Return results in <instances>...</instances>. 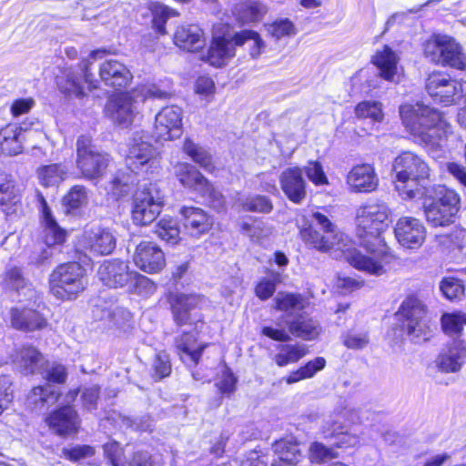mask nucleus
Returning a JSON list of instances; mask_svg holds the SVG:
<instances>
[{
  "label": "nucleus",
  "mask_w": 466,
  "mask_h": 466,
  "mask_svg": "<svg viewBox=\"0 0 466 466\" xmlns=\"http://www.w3.org/2000/svg\"><path fill=\"white\" fill-rule=\"evenodd\" d=\"M133 272L127 261L110 259L100 265L97 275L105 286L117 289L128 287Z\"/></svg>",
  "instance_id": "obj_19"
},
{
  "label": "nucleus",
  "mask_w": 466,
  "mask_h": 466,
  "mask_svg": "<svg viewBox=\"0 0 466 466\" xmlns=\"http://www.w3.org/2000/svg\"><path fill=\"white\" fill-rule=\"evenodd\" d=\"M128 289L141 296H149L156 291L157 287L150 279L134 270Z\"/></svg>",
  "instance_id": "obj_54"
},
{
  "label": "nucleus",
  "mask_w": 466,
  "mask_h": 466,
  "mask_svg": "<svg viewBox=\"0 0 466 466\" xmlns=\"http://www.w3.org/2000/svg\"><path fill=\"white\" fill-rule=\"evenodd\" d=\"M391 171L395 187L403 199L420 198L426 195L431 169L421 156L402 151L394 158Z\"/></svg>",
  "instance_id": "obj_4"
},
{
  "label": "nucleus",
  "mask_w": 466,
  "mask_h": 466,
  "mask_svg": "<svg viewBox=\"0 0 466 466\" xmlns=\"http://www.w3.org/2000/svg\"><path fill=\"white\" fill-rule=\"evenodd\" d=\"M46 421L59 435L76 432L79 427L77 415L70 406H65L53 412Z\"/></svg>",
  "instance_id": "obj_33"
},
{
  "label": "nucleus",
  "mask_w": 466,
  "mask_h": 466,
  "mask_svg": "<svg viewBox=\"0 0 466 466\" xmlns=\"http://www.w3.org/2000/svg\"><path fill=\"white\" fill-rule=\"evenodd\" d=\"M442 50V60L440 65H449L457 69H463L465 67L461 48L454 39L446 35V42L443 45Z\"/></svg>",
  "instance_id": "obj_41"
},
{
  "label": "nucleus",
  "mask_w": 466,
  "mask_h": 466,
  "mask_svg": "<svg viewBox=\"0 0 466 466\" xmlns=\"http://www.w3.org/2000/svg\"><path fill=\"white\" fill-rule=\"evenodd\" d=\"M241 230L254 242H260L273 232L272 227L261 220L254 221L252 224L243 222Z\"/></svg>",
  "instance_id": "obj_46"
},
{
  "label": "nucleus",
  "mask_w": 466,
  "mask_h": 466,
  "mask_svg": "<svg viewBox=\"0 0 466 466\" xmlns=\"http://www.w3.org/2000/svg\"><path fill=\"white\" fill-rule=\"evenodd\" d=\"M236 46L234 36H214L208 48L206 61L213 66L221 67L235 56Z\"/></svg>",
  "instance_id": "obj_29"
},
{
  "label": "nucleus",
  "mask_w": 466,
  "mask_h": 466,
  "mask_svg": "<svg viewBox=\"0 0 466 466\" xmlns=\"http://www.w3.org/2000/svg\"><path fill=\"white\" fill-rule=\"evenodd\" d=\"M116 245L114 233L106 228L93 227L86 229L78 238L76 248L94 255H109Z\"/></svg>",
  "instance_id": "obj_16"
},
{
  "label": "nucleus",
  "mask_w": 466,
  "mask_h": 466,
  "mask_svg": "<svg viewBox=\"0 0 466 466\" xmlns=\"http://www.w3.org/2000/svg\"><path fill=\"white\" fill-rule=\"evenodd\" d=\"M285 325L289 327V329L281 327L279 322L277 328L264 327L261 333L271 339L286 342L290 339V334L302 339L311 340L316 339L321 331V328L316 320L302 315L285 320Z\"/></svg>",
  "instance_id": "obj_13"
},
{
  "label": "nucleus",
  "mask_w": 466,
  "mask_h": 466,
  "mask_svg": "<svg viewBox=\"0 0 466 466\" xmlns=\"http://www.w3.org/2000/svg\"><path fill=\"white\" fill-rule=\"evenodd\" d=\"M281 282V274L272 271L270 278H262L255 287V294L261 300H267L273 296L277 285Z\"/></svg>",
  "instance_id": "obj_49"
},
{
  "label": "nucleus",
  "mask_w": 466,
  "mask_h": 466,
  "mask_svg": "<svg viewBox=\"0 0 466 466\" xmlns=\"http://www.w3.org/2000/svg\"><path fill=\"white\" fill-rule=\"evenodd\" d=\"M466 360V341L454 339L447 344L440 352L436 364L444 372H456Z\"/></svg>",
  "instance_id": "obj_24"
},
{
  "label": "nucleus",
  "mask_w": 466,
  "mask_h": 466,
  "mask_svg": "<svg viewBox=\"0 0 466 466\" xmlns=\"http://www.w3.org/2000/svg\"><path fill=\"white\" fill-rule=\"evenodd\" d=\"M268 33L276 39L291 36L296 34L293 23L288 18L278 19L268 27Z\"/></svg>",
  "instance_id": "obj_56"
},
{
  "label": "nucleus",
  "mask_w": 466,
  "mask_h": 466,
  "mask_svg": "<svg viewBox=\"0 0 466 466\" xmlns=\"http://www.w3.org/2000/svg\"><path fill=\"white\" fill-rule=\"evenodd\" d=\"M441 329L443 332L453 339H457L463 334L466 328V313L455 311L444 313L441 319Z\"/></svg>",
  "instance_id": "obj_40"
},
{
  "label": "nucleus",
  "mask_w": 466,
  "mask_h": 466,
  "mask_svg": "<svg viewBox=\"0 0 466 466\" xmlns=\"http://www.w3.org/2000/svg\"><path fill=\"white\" fill-rule=\"evenodd\" d=\"M183 110L170 106L162 108L155 117L154 137L157 141L174 140L183 132Z\"/></svg>",
  "instance_id": "obj_17"
},
{
  "label": "nucleus",
  "mask_w": 466,
  "mask_h": 466,
  "mask_svg": "<svg viewBox=\"0 0 466 466\" xmlns=\"http://www.w3.org/2000/svg\"><path fill=\"white\" fill-rule=\"evenodd\" d=\"M22 187L11 174L0 172V207L6 215L22 206Z\"/></svg>",
  "instance_id": "obj_22"
},
{
  "label": "nucleus",
  "mask_w": 466,
  "mask_h": 466,
  "mask_svg": "<svg viewBox=\"0 0 466 466\" xmlns=\"http://www.w3.org/2000/svg\"><path fill=\"white\" fill-rule=\"evenodd\" d=\"M372 62L379 69L380 77L390 82L399 81V57L388 46L376 51Z\"/></svg>",
  "instance_id": "obj_30"
},
{
  "label": "nucleus",
  "mask_w": 466,
  "mask_h": 466,
  "mask_svg": "<svg viewBox=\"0 0 466 466\" xmlns=\"http://www.w3.org/2000/svg\"><path fill=\"white\" fill-rule=\"evenodd\" d=\"M10 319L15 329L25 332L42 329L47 324L46 320L37 311L31 309H12Z\"/></svg>",
  "instance_id": "obj_34"
},
{
  "label": "nucleus",
  "mask_w": 466,
  "mask_h": 466,
  "mask_svg": "<svg viewBox=\"0 0 466 466\" xmlns=\"http://www.w3.org/2000/svg\"><path fill=\"white\" fill-rule=\"evenodd\" d=\"M440 288L442 294L450 300L460 298L464 292L461 280L453 278L444 279Z\"/></svg>",
  "instance_id": "obj_58"
},
{
  "label": "nucleus",
  "mask_w": 466,
  "mask_h": 466,
  "mask_svg": "<svg viewBox=\"0 0 466 466\" xmlns=\"http://www.w3.org/2000/svg\"><path fill=\"white\" fill-rule=\"evenodd\" d=\"M82 78L87 83L90 88H96V81L94 76L89 72V62L84 60L79 65L78 69L72 67L65 68L61 74L56 76L58 89L67 96L81 97L84 96V87Z\"/></svg>",
  "instance_id": "obj_15"
},
{
  "label": "nucleus",
  "mask_w": 466,
  "mask_h": 466,
  "mask_svg": "<svg viewBox=\"0 0 466 466\" xmlns=\"http://www.w3.org/2000/svg\"><path fill=\"white\" fill-rule=\"evenodd\" d=\"M390 215L389 207L382 201L369 202L357 209L356 235L362 250L354 247L348 236L339 231L319 211L313 212L312 218L324 234L312 228L302 229L300 234L305 243L313 248L331 251L335 258H343L356 269L380 276L386 273V267L393 259L381 238V233L389 227Z\"/></svg>",
  "instance_id": "obj_1"
},
{
  "label": "nucleus",
  "mask_w": 466,
  "mask_h": 466,
  "mask_svg": "<svg viewBox=\"0 0 466 466\" xmlns=\"http://www.w3.org/2000/svg\"><path fill=\"white\" fill-rule=\"evenodd\" d=\"M153 376L157 380L164 379L169 376L171 372V364L169 356L162 351L156 355L153 362Z\"/></svg>",
  "instance_id": "obj_59"
},
{
  "label": "nucleus",
  "mask_w": 466,
  "mask_h": 466,
  "mask_svg": "<svg viewBox=\"0 0 466 466\" xmlns=\"http://www.w3.org/2000/svg\"><path fill=\"white\" fill-rule=\"evenodd\" d=\"M201 298L197 295L177 294L172 301V314L177 326H189L192 330L184 331L175 339V346L184 362H198L206 344L197 345L196 333L203 325L202 315L198 311Z\"/></svg>",
  "instance_id": "obj_3"
},
{
  "label": "nucleus",
  "mask_w": 466,
  "mask_h": 466,
  "mask_svg": "<svg viewBox=\"0 0 466 466\" xmlns=\"http://www.w3.org/2000/svg\"><path fill=\"white\" fill-rule=\"evenodd\" d=\"M326 366V360L322 357H317L309 361L305 366L296 371L291 372L286 379L288 384L298 382L301 380L312 378L318 371L323 370Z\"/></svg>",
  "instance_id": "obj_43"
},
{
  "label": "nucleus",
  "mask_w": 466,
  "mask_h": 466,
  "mask_svg": "<svg viewBox=\"0 0 466 466\" xmlns=\"http://www.w3.org/2000/svg\"><path fill=\"white\" fill-rule=\"evenodd\" d=\"M25 123L19 127L8 125L0 130V155L15 156L22 152L21 132L28 130Z\"/></svg>",
  "instance_id": "obj_36"
},
{
  "label": "nucleus",
  "mask_w": 466,
  "mask_h": 466,
  "mask_svg": "<svg viewBox=\"0 0 466 466\" xmlns=\"http://www.w3.org/2000/svg\"><path fill=\"white\" fill-rule=\"evenodd\" d=\"M76 165L82 175L88 179L97 178L105 173L110 157L92 145L91 137L81 136L76 141Z\"/></svg>",
  "instance_id": "obj_10"
},
{
  "label": "nucleus",
  "mask_w": 466,
  "mask_h": 466,
  "mask_svg": "<svg viewBox=\"0 0 466 466\" xmlns=\"http://www.w3.org/2000/svg\"><path fill=\"white\" fill-rule=\"evenodd\" d=\"M67 168L62 164H50L37 169V177L42 186L46 187H57L65 180Z\"/></svg>",
  "instance_id": "obj_38"
},
{
  "label": "nucleus",
  "mask_w": 466,
  "mask_h": 466,
  "mask_svg": "<svg viewBox=\"0 0 466 466\" xmlns=\"http://www.w3.org/2000/svg\"><path fill=\"white\" fill-rule=\"evenodd\" d=\"M151 11L153 15V25L160 35L166 34L165 25L167 20L171 16L178 15V13L175 9L159 3L153 4Z\"/></svg>",
  "instance_id": "obj_47"
},
{
  "label": "nucleus",
  "mask_w": 466,
  "mask_h": 466,
  "mask_svg": "<svg viewBox=\"0 0 466 466\" xmlns=\"http://www.w3.org/2000/svg\"><path fill=\"white\" fill-rule=\"evenodd\" d=\"M465 86L449 76L434 72L429 76L426 89L432 99L445 106L457 102L465 91Z\"/></svg>",
  "instance_id": "obj_14"
},
{
  "label": "nucleus",
  "mask_w": 466,
  "mask_h": 466,
  "mask_svg": "<svg viewBox=\"0 0 466 466\" xmlns=\"http://www.w3.org/2000/svg\"><path fill=\"white\" fill-rule=\"evenodd\" d=\"M359 411L354 409L345 408L331 420L327 421L328 429L323 430L326 438L334 437L335 446L339 449L356 448L360 444L358 434L344 431L347 424L360 423Z\"/></svg>",
  "instance_id": "obj_12"
},
{
  "label": "nucleus",
  "mask_w": 466,
  "mask_h": 466,
  "mask_svg": "<svg viewBox=\"0 0 466 466\" xmlns=\"http://www.w3.org/2000/svg\"><path fill=\"white\" fill-rule=\"evenodd\" d=\"M208 190H200L198 194L204 197L211 208L221 211L225 208V198L223 195L214 188L213 185L208 180Z\"/></svg>",
  "instance_id": "obj_62"
},
{
  "label": "nucleus",
  "mask_w": 466,
  "mask_h": 466,
  "mask_svg": "<svg viewBox=\"0 0 466 466\" xmlns=\"http://www.w3.org/2000/svg\"><path fill=\"white\" fill-rule=\"evenodd\" d=\"M245 211L268 214L273 209L271 200L261 195L248 196L241 201Z\"/></svg>",
  "instance_id": "obj_51"
},
{
  "label": "nucleus",
  "mask_w": 466,
  "mask_h": 466,
  "mask_svg": "<svg viewBox=\"0 0 466 466\" xmlns=\"http://www.w3.org/2000/svg\"><path fill=\"white\" fill-rule=\"evenodd\" d=\"M234 43L237 46L247 45L249 56L257 59L265 49V43L260 35L252 30H242L234 35Z\"/></svg>",
  "instance_id": "obj_39"
},
{
  "label": "nucleus",
  "mask_w": 466,
  "mask_h": 466,
  "mask_svg": "<svg viewBox=\"0 0 466 466\" xmlns=\"http://www.w3.org/2000/svg\"><path fill=\"white\" fill-rule=\"evenodd\" d=\"M58 399V393L55 390L47 385L46 387H35L28 396V400L31 403L36 407L43 408L46 404L50 405L55 403Z\"/></svg>",
  "instance_id": "obj_48"
},
{
  "label": "nucleus",
  "mask_w": 466,
  "mask_h": 466,
  "mask_svg": "<svg viewBox=\"0 0 466 466\" xmlns=\"http://www.w3.org/2000/svg\"><path fill=\"white\" fill-rule=\"evenodd\" d=\"M103 448L105 455L110 461L112 466H127L123 460V449L118 442L109 441Z\"/></svg>",
  "instance_id": "obj_61"
},
{
  "label": "nucleus",
  "mask_w": 466,
  "mask_h": 466,
  "mask_svg": "<svg viewBox=\"0 0 466 466\" xmlns=\"http://www.w3.org/2000/svg\"><path fill=\"white\" fill-rule=\"evenodd\" d=\"M275 309L285 313V319H281L277 323H285L289 318L296 319L309 304L307 299L300 294L279 292L274 299Z\"/></svg>",
  "instance_id": "obj_31"
},
{
  "label": "nucleus",
  "mask_w": 466,
  "mask_h": 466,
  "mask_svg": "<svg viewBox=\"0 0 466 466\" xmlns=\"http://www.w3.org/2000/svg\"><path fill=\"white\" fill-rule=\"evenodd\" d=\"M87 202V192L83 186H74L69 192L63 198V205L67 212L76 210Z\"/></svg>",
  "instance_id": "obj_50"
},
{
  "label": "nucleus",
  "mask_w": 466,
  "mask_h": 466,
  "mask_svg": "<svg viewBox=\"0 0 466 466\" xmlns=\"http://www.w3.org/2000/svg\"><path fill=\"white\" fill-rule=\"evenodd\" d=\"M281 189L287 198L299 204L306 197V181L302 177V169L298 167H288L280 175Z\"/></svg>",
  "instance_id": "obj_27"
},
{
  "label": "nucleus",
  "mask_w": 466,
  "mask_h": 466,
  "mask_svg": "<svg viewBox=\"0 0 466 466\" xmlns=\"http://www.w3.org/2000/svg\"><path fill=\"white\" fill-rule=\"evenodd\" d=\"M164 195L157 183H149L138 189L133 199L132 220L145 226L153 222L160 214Z\"/></svg>",
  "instance_id": "obj_8"
},
{
  "label": "nucleus",
  "mask_w": 466,
  "mask_h": 466,
  "mask_svg": "<svg viewBox=\"0 0 466 466\" xmlns=\"http://www.w3.org/2000/svg\"><path fill=\"white\" fill-rule=\"evenodd\" d=\"M179 215L184 233L190 238H200L212 228V217L201 208L183 206Z\"/></svg>",
  "instance_id": "obj_18"
},
{
  "label": "nucleus",
  "mask_w": 466,
  "mask_h": 466,
  "mask_svg": "<svg viewBox=\"0 0 466 466\" xmlns=\"http://www.w3.org/2000/svg\"><path fill=\"white\" fill-rule=\"evenodd\" d=\"M135 184V177L131 174L125 173L124 171H118L110 182V192L111 194L119 198L127 195L133 185Z\"/></svg>",
  "instance_id": "obj_45"
},
{
  "label": "nucleus",
  "mask_w": 466,
  "mask_h": 466,
  "mask_svg": "<svg viewBox=\"0 0 466 466\" xmlns=\"http://www.w3.org/2000/svg\"><path fill=\"white\" fill-rule=\"evenodd\" d=\"M355 115L358 118H370L375 122L383 119L381 104L376 101H363L355 107Z\"/></svg>",
  "instance_id": "obj_52"
},
{
  "label": "nucleus",
  "mask_w": 466,
  "mask_h": 466,
  "mask_svg": "<svg viewBox=\"0 0 466 466\" xmlns=\"http://www.w3.org/2000/svg\"><path fill=\"white\" fill-rule=\"evenodd\" d=\"M338 452L328 448L320 442H313L309 447V459L311 462L323 463L329 460L338 458Z\"/></svg>",
  "instance_id": "obj_55"
},
{
  "label": "nucleus",
  "mask_w": 466,
  "mask_h": 466,
  "mask_svg": "<svg viewBox=\"0 0 466 466\" xmlns=\"http://www.w3.org/2000/svg\"><path fill=\"white\" fill-rule=\"evenodd\" d=\"M394 233L399 243L408 248L420 247L426 237L422 222L412 217L400 218L396 223Z\"/></svg>",
  "instance_id": "obj_20"
},
{
  "label": "nucleus",
  "mask_w": 466,
  "mask_h": 466,
  "mask_svg": "<svg viewBox=\"0 0 466 466\" xmlns=\"http://www.w3.org/2000/svg\"><path fill=\"white\" fill-rule=\"evenodd\" d=\"M133 260L137 268L148 274L159 272L166 263L161 248L150 241H142L137 246Z\"/></svg>",
  "instance_id": "obj_21"
},
{
  "label": "nucleus",
  "mask_w": 466,
  "mask_h": 466,
  "mask_svg": "<svg viewBox=\"0 0 466 466\" xmlns=\"http://www.w3.org/2000/svg\"><path fill=\"white\" fill-rule=\"evenodd\" d=\"M434 194L433 199L423 205L426 220L434 228L453 224L460 210L459 194L444 186L436 187Z\"/></svg>",
  "instance_id": "obj_7"
},
{
  "label": "nucleus",
  "mask_w": 466,
  "mask_h": 466,
  "mask_svg": "<svg viewBox=\"0 0 466 466\" xmlns=\"http://www.w3.org/2000/svg\"><path fill=\"white\" fill-rule=\"evenodd\" d=\"M177 46L188 52H195L206 44L202 29L197 25H182L178 27L174 35Z\"/></svg>",
  "instance_id": "obj_32"
},
{
  "label": "nucleus",
  "mask_w": 466,
  "mask_h": 466,
  "mask_svg": "<svg viewBox=\"0 0 466 466\" xmlns=\"http://www.w3.org/2000/svg\"><path fill=\"white\" fill-rule=\"evenodd\" d=\"M400 115L416 142L431 152L441 148L452 132L445 116L423 103L402 105Z\"/></svg>",
  "instance_id": "obj_2"
},
{
  "label": "nucleus",
  "mask_w": 466,
  "mask_h": 466,
  "mask_svg": "<svg viewBox=\"0 0 466 466\" xmlns=\"http://www.w3.org/2000/svg\"><path fill=\"white\" fill-rule=\"evenodd\" d=\"M370 343L368 332H348L343 339V344L351 350H362Z\"/></svg>",
  "instance_id": "obj_60"
},
{
  "label": "nucleus",
  "mask_w": 466,
  "mask_h": 466,
  "mask_svg": "<svg viewBox=\"0 0 466 466\" xmlns=\"http://www.w3.org/2000/svg\"><path fill=\"white\" fill-rule=\"evenodd\" d=\"M165 96L166 92L155 85H141L129 91L110 96L105 106V114L113 123L128 127L141 116L147 99L162 98Z\"/></svg>",
  "instance_id": "obj_5"
},
{
  "label": "nucleus",
  "mask_w": 466,
  "mask_h": 466,
  "mask_svg": "<svg viewBox=\"0 0 466 466\" xmlns=\"http://www.w3.org/2000/svg\"><path fill=\"white\" fill-rule=\"evenodd\" d=\"M182 149L185 154L203 169L208 172L214 171L215 166L212 156L204 147L194 143L191 138H185Z\"/></svg>",
  "instance_id": "obj_37"
},
{
  "label": "nucleus",
  "mask_w": 466,
  "mask_h": 466,
  "mask_svg": "<svg viewBox=\"0 0 466 466\" xmlns=\"http://www.w3.org/2000/svg\"><path fill=\"white\" fill-rule=\"evenodd\" d=\"M397 314L403 318L407 333L412 341L420 343L429 339L431 329L425 319L426 309L420 300L408 298Z\"/></svg>",
  "instance_id": "obj_11"
},
{
  "label": "nucleus",
  "mask_w": 466,
  "mask_h": 466,
  "mask_svg": "<svg viewBox=\"0 0 466 466\" xmlns=\"http://www.w3.org/2000/svg\"><path fill=\"white\" fill-rule=\"evenodd\" d=\"M439 238L441 243L445 242L442 238H447L455 248H462L466 244V229L461 226H455L447 235Z\"/></svg>",
  "instance_id": "obj_64"
},
{
  "label": "nucleus",
  "mask_w": 466,
  "mask_h": 466,
  "mask_svg": "<svg viewBox=\"0 0 466 466\" xmlns=\"http://www.w3.org/2000/svg\"><path fill=\"white\" fill-rule=\"evenodd\" d=\"M99 76L106 86L116 88L126 87L133 79V75L127 66L113 58L101 63Z\"/></svg>",
  "instance_id": "obj_23"
},
{
  "label": "nucleus",
  "mask_w": 466,
  "mask_h": 466,
  "mask_svg": "<svg viewBox=\"0 0 466 466\" xmlns=\"http://www.w3.org/2000/svg\"><path fill=\"white\" fill-rule=\"evenodd\" d=\"M13 362L25 375L44 373L46 360L43 354L31 345H23L16 349Z\"/></svg>",
  "instance_id": "obj_26"
},
{
  "label": "nucleus",
  "mask_w": 466,
  "mask_h": 466,
  "mask_svg": "<svg viewBox=\"0 0 466 466\" xmlns=\"http://www.w3.org/2000/svg\"><path fill=\"white\" fill-rule=\"evenodd\" d=\"M157 149L143 135L135 134L130 139L126 154L127 167L136 174H153L159 167Z\"/></svg>",
  "instance_id": "obj_9"
},
{
  "label": "nucleus",
  "mask_w": 466,
  "mask_h": 466,
  "mask_svg": "<svg viewBox=\"0 0 466 466\" xmlns=\"http://www.w3.org/2000/svg\"><path fill=\"white\" fill-rule=\"evenodd\" d=\"M446 42V35H434L424 44L425 56L434 64H441L442 60V47Z\"/></svg>",
  "instance_id": "obj_53"
},
{
  "label": "nucleus",
  "mask_w": 466,
  "mask_h": 466,
  "mask_svg": "<svg viewBox=\"0 0 466 466\" xmlns=\"http://www.w3.org/2000/svg\"><path fill=\"white\" fill-rule=\"evenodd\" d=\"M308 178L316 186H324L329 184L328 177L319 162L309 161L304 167Z\"/></svg>",
  "instance_id": "obj_57"
},
{
  "label": "nucleus",
  "mask_w": 466,
  "mask_h": 466,
  "mask_svg": "<svg viewBox=\"0 0 466 466\" xmlns=\"http://www.w3.org/2000/svg\"><path fill=\"white\" fill-rule=\"evenodd\" d=\"M40 202L41 223L43 227L42 238L48 247L62 245L66 238V231L63 229L53 217L44 197L38 195Z\"/></svg>",
  "instance_id": "obj_25"
},
{
  "label": "nucleus",
  "mask_w": 466,
  "mask_h": 466,
  "mask_svg": "<svg viewBox=\"0 0 466 466\" xmlns=\"http://www.w3.org/2000/svg\"><path fill=\"white\" fill-rule=\"evenodd\" d=\"M278 350L279 352L274 356V360L279 367H284L289 364L295 363L303 358L307 353L306 348L299 344L280 345Z\"/></svg>",
  "instance_id": "obj_42"
},
{
  "label": "nucleus",
  "mask_w": 466,
  "mask_h": 466,
  "mask_svg": "<svg viewBox=\"0 0 466 466\" xmlns=\"http://www.w3.org/2000/svg\"><path fill=\"white\" fill-rule=\"evenodd\" d=\"M87 286L85 268L76 262L61 264L49 277L51 294L60 300H72Z\"/></svg>",
  "instance_id": "obj_6"
},
{
  "label": "nucleus",
  "mask_w": 466,
  "mask_h": 466,
  "mask_svg": "<svg viewBox=\"0 0 466 466\" xmlns=\"http://www.w3.org/2000/svg\"><path fill=\"white\" fill-rule=\"evenodd\" d=\"M379 183L374 167L370 164L354 166L347 176V184L351 191L370 192Z\"/></svg>",
  "instance_id": "obj_28"
},
{
  "label": "nucleus",
  "mask_w": 466,
  "mask_h": 466,
  "mask_svg": "<svg viewBox=\"0 0 466 466\" xmlns=\"http://www.w3.org/2000/svg\"><path fill=\"white\" fill-rule=\"evenodd\" d=\"M94 448L89 445H77L72 448L63 449L64 456L73 461L93 456Z\"/></svg>",
  "instance_id": "obj_63"
},
{
  "label": "nucleus",
  "mask_w": 466,
  "mask_h": 466,
  "mask_svg": "<svg viewBox=\"0 0 466 466\" xmlns=\"http://www.w3.org/2000/svg\"><path fill=\"white\" fill-rule=\"evenodd\" d=\"M174 173L183 187L198 193L200 190H208V179L191 164L177 163L174 167Z\"/></svg>",
  "instance_id": "obj_35"
},
{
  "label": "nucleus",
  "mask_w": 466,
  "mask_h": 466,
  "mask_svg": "<svg viewBox=\"0 0 466 466\" xmlns=\"http://www.w3.org/2000/svg\"><path fill=\"white\" fill-rule=\"evenodd\" d=\"M156 234L166 242L175 245L180 240V229L177 220L163 218L156 227Z\"/></svg>",
  "instance_id": "obj_44"
}]
</instances>
